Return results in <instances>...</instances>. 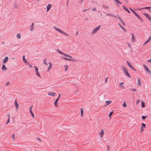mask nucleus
<instances>
[{
    "instance_id": "b1692460",
    "label": "nucleus",
    "mask_w": 151,
    "mask_h": 151,
    "mask_svg": "<svg viewBox=\"0 0 151 151\" xmlns=\"http://www.w3.org/2000/svg\"><path fill=\"white\" fill-rule=\"evenodd\" d=\"M58 52L59 53H60L61 55H65V53H64L63 52H62L60 51H59L58 50H57Z\"/></svg>"
},
{
    "instance_id": "f704fd0d",
    "label": "nucleus",
    "mask_w": 151,
    "mask_h": 151,
    "mask_svg": "<svg viewBox=\"0 0 151 151\" xmlns=\"http://www.w3.org/2000/svg\"><path fill=\"white\" fill-rule=\"evenodd\" d=\"M61 33L63 34L64 35H66L67 36H68V35L67 34H66V33H65L64 32H63V31H62V32H61Z\"/></svg>"
},
{
    "instance_id": "49530a36",
    "label": "nucleus",
    "mask_w": 151,
    "mask_h": 151,
    "mask_svg": "<svg viewBox=\"0 0 151 151\" xmlns=\"http://www.w3.org/2000/svg\"><path fill=\"white\" fill-rule=\"evenodd\" d=\"M121 22L122 23V24L124 25V26H125V23H124V21H121Z\"/></svg>"
},
{
    "instance_id": "9d476101",
    "label": "nucleus",
    "mask_w": 151,
    "mask_h": 151,
    "mask_svg": "<svg viewBox=\"0 0 151 151\" xmlns=\"http://www.w3.org/2000/svg\"><path fill=\"white\" fill-rule=\"evenodd\" d=\"M32 106H31L30 108H29V111H30V112L31 113V115L33 117V118H34V115L33 114V113H32Z\"/></svg>"
},
{
    "instance_id": "de8ad7c7",
    "label": "nucleus",
    "mask_w": 151,
    "mask_h": 151,
    "mask_svg": "<svg viewBox=\"0 0 151 151\" xmlns=\"http://www.w3.org/2000/svg\"><path fill=\"white\" fill-rule=\"evenodd\" d=\"M120 27L121 28V29L124 30H125V29L121 25H120Z\"/></svg>"
},
{
    "instance_id": "69168bd1",
    "label": "nucleus",
    "mask_w": 151,
    "mask_h": 151,
    "mask_svg": "<svg viewBox=\"0 0 151 151\" xmlns=\"http://www.w3.org/2000/svg\"><path fill=\"white\" fill-rule=\"evenodd\" d=\"M2 44H4V42H2Z\"/></svg>"
},
{
    "instance_id": "a19ab883",
    "label": "nucleus",
    "mask_w": 151,
    "mask_h": 151,
    "mask_svg": "<svg viewBox=\"0 0 151 151\" xmlns=\"http://www.w3.org/2000/svg\"><path fill=\"white\" fill-rule=\"evenodd\" d=\"M14 7L15 8H17V5L16 3H15L14 4Z\"/></svg>"
},
{
    "instance_id": "20e7f679",
    "label": "nucleus",
    "mask_w": 151,
    "mask_h": 151,
    "mask_svg": "<svg viewBox=\"0 0 151 151\" xmlns=\"http://www.w3.org/2000/svg\"><path fill=\"white\" fill-rule=\"evenodd\" d=\"M101 26L100 25L95 28L93 30V32H92V34H93L96 33L98 30H99L100 29Z\"/></svg>"
},
{
    "instance_id": "aec40b11",
    "label": "nucleus",
    "mask_w": 151,
    "mask_h": 151,
    "mask_svg": "<svg viewBox=\"0 0 151 151\" xmlns=\"http://www.w3.org/2000/svg\"><path fill=\"white\" fill-rule=\"evenodd\" d=\"M124 73H125V74L128 76V77H129L130 78V76L129 75V73H128V71H127L126 72H124Z\"/></svg>"
},
{
    "instance_id": "37998d69",
    "label": "nucleus",
    "mask_w": 151,
    "mask_h": 151,
    "mask_svg": "<svg viewBox=\"0 0 151 151\" xmlns=\"http://www.w3.org/2000/svg\"><path fill=\"white\" fill-rule=\"evenodd\" d=\"M143 130V129H142V127H141V128H140V132H142Z\"/></svg>"
},
{
    "instance_id": "c85d7f7f",
    "label": "nucleus",
    "mask_w": 151,
    "mask_h": 151,
    "mask_svg": "<svg viewBox=\"0 0 151 151\" xmlns=\"http://www.w3.org/2000/svg\"><path fill=\"white\" fill-rule=\"evenodd\" d=\"M111 102L112 101H107L105 102L108 105L110 104Z\"/></svg>"
},
{
    "instance_id": "c03bdc74",
    "label": "nucleus",
    "mask_w": 151,
    "mask_h": 151,
    "mask_svg": "<svg viewBox=\"0 0 151 151\" xmlns=\"http://www.w3.org/2000/svg\"><path fill=\"white\" fill-rule=\"evenodd\" d=\"M92 11H96V8L95 7H94L92 9Z\"/></svg>"
},
{
    "instance_id": "338daca9",
    "label": "nucleus",
    "mask_w": 151,
    "mask_h": 151,
    "mask_svg": "<svg viewBox=\"0 0 151 151\" xmlns=\"http://www.w3.org/2000/svg\"><path fill=\"white\" fill-rule=\"evenodd\" d=\"M15 59V58L14 57L12 58V59Z\"/></svg>"
},
{
    "instance_id": "c756f323",
    "label": "nucleus",
    "mask_w": 151,
    "mask_h": 151,
    "mask_svg": "<svg viewBox=\"0 0 151 151\" xmlns=\"http://www.w3.org/2000/svg\"><path fill=\"white\" fill-rule=\"evenodd\" d=\"M68 67V66L67 65H65L64 66V68H65V70L66 71H67Z\"/></svg>"
},
{
    "instance_id": "79ce46f5",
    "label": "nucleus",
    "mask_w": 151,
    "mask_h": 151,
    "mask_svg": "<svg viewBox=\"0 0 151 151\" xmlns=\"http://www.w3.org/2000/svg\"><path fill=\"white\" fill-rule=\"evenodd\" d=\"M10 122V120L9 118L6 122V124H7L8 123H9Z\"/></svg>"
},
{
    "instance_id": "864d4df0",
    "label": "nucleus",
    "mask_w": 151,
    "mask_h": 151,
    "mask_svg": "<svg viewBox=\"0 0 151 151\" xmlns=\"http://www.w3.org/2000/svg\"><path fill=\"white\" fill-rule=\"evenodd\" d=\"M150 41L151 40V35L150 37L148 39Z\"/></svg>"
},
{
    "instance_id": "39448f33",
    "label": "nucleus",
    "mask_w": 151,
    "mask_h": 151,
    "mask_svg": "<svg viewBox=\"0 0 151 151\" xmlns=\"http://www.w3.org/2000/svg\"><path fill=\"white\" fill-rule=\"evenodd\" d=\"M143 14L148 20L151 21V17L149 14L146 13H144Z\"/></svg>"
},
{
    "instance_id": "393cba45",
    "label": "nucleus",
    "mask_w": 151,
    "mask_h": 151,
    "mask_svg": "<svg viewBox=\"0 0 151 151\" xmlns=\"http://www.w3.org/2000/svg\"><path fill=\"white\" fill-rule=\"evenodd\" d=\"M22 60L23 61V62L25 63H26L27 61L26 60L25 58V56L24 55L23 56V58H22Z\"/></svg>"
},
{
    "instance_id": "473e14b6",
    "label": "nucleus",
    "mask_w": 151,
    "mask_h": 151,
    "mask_svg": "<svg viewBox=\"0 0 151 151\" xmlns=\"http://www.w3.org/2000/svg\"><path fill=\"white\" fill-rule=\"evenodd\" d=\"M114 112L113 111H111L109 114V116L110 117L113 114Z\"/></svg>"
},
{
    "instance_id": "6e6552de",
    "label": "nucleus",
    "mask_w": 151,
    "mask_h": 151,
    "mask_svg": "<svg viewBox=\"0 0 151 151\" xmlns=\"http://www.w3.org/2000/svg\"><path fill=\"white\" fill-rule=\"evenodd\" d=\"M34 67L35 68V72L36 75L39 77L40 76L39 73L38 72V68L37 67L35 66H34Z\"/></svg>"
},
{
    "instance_id": "4d7b16f0",
    "label": "nucleus",
    "mask_w": 151,
    "mask_h": 151,
    "mask_svg": "<svg viewBox=\"0 0 151 151\" xmlns=\"http://www.w3.org/2000/svg\"><path fill=\"white\" fill-rule=\"evenodd\" d=\"M108 77L106 78V79H105V81L106 82L107 81V79H108Z\"/></svg>"
},
{
    "instance_id": "f3484780",
    "label": "nucleus",
    "mask_w": 151,
    "mask_h": 151,
    "mask_svg": "<svg viewBox=\"0 0 151 151\" xmlns=\"http://www.w3.org/2000/svg\"><path fill=\"white\" fill-rule=\"evenodd\" d=\"M51 7V5L50 4H48L47 7V11L49 10Z\"/></svg>"
},
{
    "instance_id": "cd10ccee",
    "label": "nucleus",
    "mask_w": 151,
    "mask_h": 151,
    "mask_svg": "<svg viewBox=\"0 0 151 151\" xmlns=\"http://www.w3.org/2000/svg\"><path fill=\"white\" fill-rule=\"evenodd\" d=\"M141 107L142 108H144L145 107V104L143 101L142 102Z\"/></svg>"
},
{
    "instance_id": "5701e85b",
    "label": "nucleus",
    "mask_w": 151,
    "mask_h": 151,
    "mask_svg": "<svg viewBox=\"0 0 151 151\" xmlns=\"http://www.w3.org/2000/svg\"><path fill=\"white\" fill-rule=\"evenodd\" d=\"M151 9V7H145L144 8H140V9Z\"/></svg>"
},
{
    "instance_id": "a18cd8bd",
    "label": "nucleus",
    "mask_w": 151,
    "mask_h": 151,
    "mask_svg": "<svg viewBox=\"0 0 151 151\" xmlns=\"http://www.w3.org/2000/svg\"><path fill=\"white\" fill-rule=\"evenodd\" d=\"M127 44L129 47H131V45L129 43L127 42Z\"/></svg>"
},
{
    "instance_id": "7ed1b4c3",
    "label": "nucleus",
    "mask_w": 151,
    "mask_h": 151,
    "mask_svg": "<svg viewBox=\"0 0 151 151\" xmlns=\"http://www.w3.org/2000/svg\"><path fill=\"white\" fill-rule=\"evenodd\" d=\"M143 66L147 72L151 75V72L147 67L145 64H143Z\"/></svg>"
},
{
    "instance_id": "4c0bfd02",
    "label": "nucleus",
    "mask_w": 151,
    "mask_h": 151,
    "mask_svg": "<svg viewBox=\"0 0 151 151\" xmlns=\"http://www.w3.org/2000/svg\"><path fill=\"white\" fill-rule=\"evenodd\" d=\"M146 126V125L144 123H142L141 127H142V128L143 127L145 128Z\"/></svg>"
},
{
    "instance_id": "72a5a7b5",
    "label": "nucleus",
    "mask_w": 151,
    "mask_h": 151,
    "mask_svg": "<svg viewBox=\"0 0 151 151\" xmlns=\"http://www.w3.org/2000/svg\"><path fill=\"white\" fill-rule=\"evenodd\" d=\"M147 117V116H142V119H145Z\"/></svg>"
},
{
    "instance_id": "423d86ee",
    "label": "nucleus",
    "mask_w": 151,
    "mask_h": 151,
    "mask_svg": "<svg viewBox=\"0 0 151 151\" xmlns=\"http://www.w3.org/2000/svg\"><path fill=\"white\" fill-rule=\"evenodd\" d=\"M60 96V94H59V96L57 99L55 100V101L54 102V105L55 106H58V102Z\"/></svg>"
},
{
    "instance_id": "bb28decb",
    "label": "nucleus",
    "mask_w": 151,
    "mask_h": 151,
    "mask_svg": "<svg viewBox=\"0 0 151 151\" xmlns=\"http://www.w3.org/2000/svg\"><path fill=\"white\" fill-rule=\"evenodd\" d=\"M17 37L18 39H20L21 38V35L19 33L17 34Z\"/></svg>"
},
{
    "instance_id": "bf43d9fd",
    "label": "nucleus",
    "mask_w": 151,
    "mask_h": 151,
    "mask_svg": "<svg viewBox=\"0 0 151 151\" xmlns=\"http://www.w3.org/2000/svg\"><path fill=\"white\" fill-rule=\"evenodd\" d=\"M147 43L145 42L143 44V45H146Z\"/></svg>"
},
{
    "instance_id": "f257e3e1",
    "label": "nucleus",
    "mask_w": 151,
    "mask_h": 151,
    "mask_svg": "<svg viewBox=\"0 0 151 151\" xmlns=\"http://www.w3.org/2000/svg\"><path fill=\"white\" fill-rule=\"evenodd\" d=\"M64 56H66V57H62V58L65 60L72 61L73 60V57L69 55H67L65 54V55Z\"/></svg>"
},
{
    "instance_id": "7c9ffc66",
    "label": "nucleus",
    "mask_w": 151,
    "mask_h": 151,
    "mask_svg": "<svg viewBox=\"0 0 151 151\" xmlns=\"http://www.w3.org/2000/svg\"><path fill=\"white\" fill-rule=\"evenodd\" d=\"M14 104H15V106L16 107H17L18 106V103H17V102L16 101H15Z\"/></svg>"
},
{
    "instance_id": "2eb2a0df",
    "label": "nucleus",
    "mask_w": 151,
    "mask_h": 151,
    "mask_svg": "<svg viewBox=\"0 0 151 151\" xmlns=\"http://www.w3.org/2000/svg\"><path fill=\"white\" fill-rule=\"evenodd\" d=\"M137 84L138 86H140L142 83H141V81H140V79H139V78H137Z\"/></svg>"
},
{
    "instance_id": "58836bf2",
    "label": "nucleus",
    "mask_w": 151,
    "mask_h": 151,
    "mask_svg": "<svg viewBox=\"0 0 151 151\" xmlns=\"http://www.w3.org/2000/svg\"><path fill=\"white\" fill-rule=\"evenodd\" d=\"M10 84V83L9 81H7L5 84L6 86H8Z\"/></svg>"
},
{
    "instance_id": "13d9d810",
    "label": "nucleus",
    "mask_w": 151,
    "mask_h": 151,
    "mask_svg": "<svg viewBox=\"0 0 151 151\" xmlns=\"http://www.w3.org/2000/svg\"><path fill=\"white\" fill-rule=\"evenodd\" d=\"M148 62H151V59H149V60H148Z\"/></svg>"
},
{
    "instance_id": "412c9836",
    "label": "nucleus",
    "mask_w": 151,
    "mask_h": 151,
    "mask_svg": "<svg viewBox=\"0 0 151 151\" xmlns=\"http://www.w3.org/2000/svg\"><path fill=\"white\" fill-rule=\"evenodd\" d=\"M49 66L48 67V68H47V70L48 71H49V70L50 69V68L52 67V64L50 62L49 63Z\"/></svg>"
},
{
    "instance_id": "e2e57ef3",
    "label": "nucleus",
    "mask_w": 151,
    "mask_h": 151,
    "mask_svg": "<svg viewBox=\"0 0 151 151\" xmlns=\"http://www.w3.org/2000/svg\"><path fill=\"white\" fill-rule=\"evenodd\" d=\"M37 139H38L39 140H40V141H41V139H40V138H37Z\"/></svg>"
},
{
    "instance_id": "052dcab7",
    "label": "nucleus",
    "mask_w": 151,
    "mask_h": 151,
    "mask_svg": "<svg viewBox=\"0 0 151 151\" xmlns=\"http://www.w3.org/2000/svg\"><path fill=\"white\" fill-rule=\"evenodd\" d=\"M107 149H108V150L109 149V146H107Z\"/></svg>"
},
{
    "instance_id": "0eeeda50",
    "label": "nucleus",
    "mask_w": 151,
    "mask_h": 151,
    "mask_svg": "<svg viewBox=\"0 0 151 151\" xmlns=\"http://www.w3.org/2000/svg\"><path fill=\"white\" fill-rule=\"evenodd\" d=\"M127 64L128 65V66L131 68L132 70H136L133 67L132 65L130 64L129 62L128 61H127Z\"/></svg>"
},
{
    "instance_id": "0e129e2a",
    "label": "nucleus",
    "mask_w": 151,
    "mask_h": 151,
    "mask_svg": "<svg viewBox=\"0 0 151 151\" xmlns=\"http://www.w3.org/2000/svg\"><path fill=\"white\" fill-rule=\"evenodd\" d=\"M139 100H137V103L138 102H139Z\"/></svg>"
},
{
    "instance_id": "2f4dec72",
    "label": "nucleus",
    "mask_w": 151,
    "mask_h": 151,
    "mask_svg": "<svg viewBox=\"0 0 151 151\" xmlns=\"http://www.w3.org/2000/svg\"><path fill=\"white\" fill-rule=\"evenodd\" d=\"M14 137H15V134H13L12 135V139L13 140H15Z\"/></svg>"
},
{
    "instance_id": "680f3d73",
    "label": "nucleus",
    "mask_w": 151,
    "mask_h": 151,
    "mask_svg": "<svg viewBox=\"0 0 151 151\" xmlns=\"http://www.w3.org/2000/svg\"><path fill=\"white\" fill-rule=\"evenodd\" d=\"M86 11V9H84V10H83V12H85V11Z\"/></svg>"
},
{
    "instance_id": "a878e982",
    "label": "nucleus",
    "mask_w": 151,
    "mask_h": 151,
    "mask_svg": "<svg viewBox=\"0 0 151 151\" xmlns=\"http://www.w3.org/2000/svg\"><path fill=\"white\" fill-rule=\"evenodd\" d=\"M102 7L104 8H107L108 7V6H106L104 4H102Z\"/></svg>"
},
{
    "instance_id": "ddd939ff",
    "label": "nucleus",
    "mask_w": 151,
    "mask_h": 151,
    "mask_svg": "<svg viewBox=\"0 0 151 151\" xmlns=\"http://www.w3.org/2000/svg\"><path fill=\"white\" fill-rule=\"evenodd\" d=\"M123 8L126 11H127L128 13H130V12L129 11L128 9L124 6H123Z\"/></svg>"
},
{
    "instance_id": "e433bc0d",
    "label": "nucleus",
    "mask_w": 151,
    "mask_h": 151,
    "mask_svg": "<svg viewBox=\"0 0 151 151\" xmlns=\"http://www.w3.org/2000/svg\"><path fill=\"white\" fill-rule=\"evenodd\" d=\"M122 106L124 107H126V104L125 102H124L122 104Z\"/></svg>"
},
{
    "instance_id": "5fc2aeb1",
    "label": "nucleus",
    "mask_w": 151,
    "mask_h": 151,
    "mask_svg": "<svg viewBox=\"0 0 151 151\" xmlns=\"http://www.w3.org/2000/svg\"><path fill=\"white\" fill-rule=\"evenodd\" d=\"M150 41L148 39L146 41V42L147 43L148 42H149Z\"/></svg>"
},
{
    "instance_id": "c9c22d12",
    "label": "nucleus",
    "mask_w": 151,
    "mask_h": 151,
    "mask_svg": "<svg viewBox=\"0 0 151 151\" xmlns=\"http://www.w3.org/2000/svg\"><path fill=\"white\" fill-rule=\"evenodd\" d=\"M123 83H124L123 82H122L120 83V86L121 87V88L123 87V85H122V84H123Z\"/></svg>"
},
{
    "instance_id": "a211bd4d",
    "label": "nucleus",
    "mask_w": 151,
    "mask_h": 151,
    "mask_svg": "<svg viewBox=\"0 0 151 151\" xmlns=\"http://www.w3.org/2000/svg\"><path fill=\"white\" fill-rule=\"evenodd\" d=\"M122 68L124 72L127 71V68L124 66H122Z\"/></svg>"
},
{
    "instance_id": "09e8293b",
    "label": "nucleus",
    "mask_w": 151,
    "mask_h": 151,
    "mask_svg": "<svg viewBox=\"0 0 151 151\" xmlns=\"http://www.w3.org/2000/svg\"><path fill=\"white\" fill-rule=\"evenodd\" d=\"M43 63L45 64V65L47 64V63H46V59H44V60Z\"/></svg>"
},
{
    "instance_id": "9b49d317",
    "label": "nucleus",
    "mask_w": 151,
    "mask_h": 151,
    "mask_svg": "<svg viewBox=\"0 0 151 151\" xmlns=\"http://www.w3.org/2000/svg\"><path fill=\"white\" fill-rule=\"evenodd\" d=\"M55 94L56 93H53L52 92H48V94L49 95H51L53 96H55Z\"/></svg>"
},
{
    "instance_id": "3c124183",
    "label": "nucleus",
    "mask_w": 151,
    "mask_h": 151,
    "mask_svg": "<svg viewBox=\"0 0 151 151\" xmlns=\"http://www.w3.org/2000/svg\"><path fill=\"white\" fill-rule=\"evenodd\" d=\"M118 16L119 18V20H120V22H121V21H122V20L121 19L120 17L118 15Z\"/></svg>"
},
{
    "instance_id": "4468645a",
    "label": "nucleus",
    "mask_w": 151,
    "mask_h": 151,
    "mask_svg": "<svg viewBox=\"0 0 151 151\" xmlns=\"http://www.w3.org/2000/svg\"><path fill=\"white\" fill-rule=\"evenodd\" d=\"M1 69L3 70H6L7 69V68L4 64H3L1 68Z\"/></svg>"
},
{
    "instance_id": "f03ea898",
    "label": "nucleus",
    "mask_w": 151,
    "mask_h": 151,
    "mask_svg": "<svg viewBox=\"0 0 151 151\" xmlns=\"http://www.w3.org/2000/svg\"><path fill=\"white\" fill-rule=\"evenodd\" d=\"M130 9L132 12V13L136 16L137 18L139 19V20H141L142 22H143V21L142 19H141V18L139 16V15L133 9L129 8Z\"/></svg>"
},
{
    "instance_id": "603ef678",
    "label": "nucleus",
    "mask_w": 151,
    "mask_h": 151,
    "mask_svg": "<svg viewBox=\"0 0 151 151\" xmlns=\"http://www.w3.org/2000/svg\"><path fill=\"white\" fill-rule=\"evenodd\" d=\"M104 133V132L103 130H102L101 133L100 134H103Z\"/></svg>"
},
{
    "instance_id": "dca6fc26",
    "label": "nucleus",
    "mask_w": 151,
    "mask_h": 151,
    "mask_svg": "<svg viewBox=\"0 0 151 151\" xmlns=\"http://www.w3.org/2000/svg\"><path fill=\"white\" fill-rule=\"evenodd\" d=\"M132 42H134L135 41V37L133 33H132Z\"/></svg>"
},
{
    "instance_id": "ea45409f",
    "label": "nucleus",
    "mask_w": 151,
    "mask_h": 151,
    "mask_svg": "<svg viewBox=\"0 0 151 151\" xmlns=\"http://www.w3.org/2000/svg\"><path fill=\"white\" fill-rule=\"evenodd\" d=\"M107 16H114V17H116L115 16H114V15H112L111 14H107Z\"/></svg>"
},
{
    "instance_id": "6e6d98bb",
    "label": "nucleus",
    "mask_w": 151,
    "mask_h": 151,
    "mask_svg": "<svg viewBox=\"0 0 151 151\" xmlns=\"http://www.w3.org/2000/svg\"><path fill=\"white\" fill-rule=\"evenodd\" d=\"M150 41L148 39L146 41V42L147 43L148 42H149Z\"/></svg>"
},
{
    "instance_id": "4be33fe9",
    "label": "nucleus",
    "mask_w": 151,
    "mask_h": 151,
    "mask_svg": "<svg viewBox=\"0 0 151 151\" xmlns=\"http://www.w3.org/2000/svg\"><path fill=\"white\" fill-rule=\"evenodd\" d=\"M81 116H82L83 115V112H84V111L83 109L82 108H81Z\"/></svg>"
},
{
    "instance_id": "f8f14e48",
    "label": "nucleus",
    "mask_w": 151,
    "mask_h": 151,
    "mask_svg": "<svg viewBox=\"0 0 151 151\" xmlns=\"http://www.w3.org/2000/svg\"><path fill=\"white\" fill-rule=\"evenodd\" d=\"M54 28L56 31H58V32H59L60 33H61V32H62L63 31L61 30H60V29L57 28V27H54Z\"/></svg>"
},
{
    "instance_id": "8fccbe9b",
    "label": "nucleus",
    "mask_w": 151,
    "mask_h": 151,
    "mask_svg": "<svg viewBox=\"0 0 151 151\" xmlns=\"http://www.w3.org/2000/svg\"><path fill=\"white\" fill-rule=\"evenodd\" d=\"M136 91H137V90L135 89V88H134L132 89V91L133 92H136Z\"/></svg>"
},
{
    "instance_id": "6ab92c4d",
    "label": "nucleus",
    "mask_w": 151,
    "mask_h": 151,
    "mask_svg": "<svg viewBox=\"0 0 151 151\" xmlns=\"http://www.w3.org/2000/svg\"><path fill=\"white\" fill-rule=\"evenodd\" d=\"M34 24L33 22L32 23L31 25V28L30 29V30L32 31L33 30V26Z\"/></svg>"
},
{
    "instance_id": "1a4fd4ad",
    "label": "nucleus",
    "mask_w": 151,
    "mask_h": 151,
    "mask_svg": "<svg viewBox=\"0 0 151 151\" xmlns=\"http://www.w3.org/2000/svg\"><path fill=\"white\" fill-rule=\"evenodd\" d=\"M9 58L8 57H5L3 60V62L4 63H7L8 60Z\"/></svg>"
},
{
    "instance_id": "774afa93",
    "label": "nucleus",
    "mask_w": 151,
    "mask_h": 151,
    "mask_svg": "<svg viewBox=\"0 0 151 151\" xmlns=\"http://www.w3.org/2000/svg\"><path fill=\"white\" fill-rule=\"evenodd\" d=\"M149 11L150 12H151V10H149Z\"/></svg>"
}]
</instances>
